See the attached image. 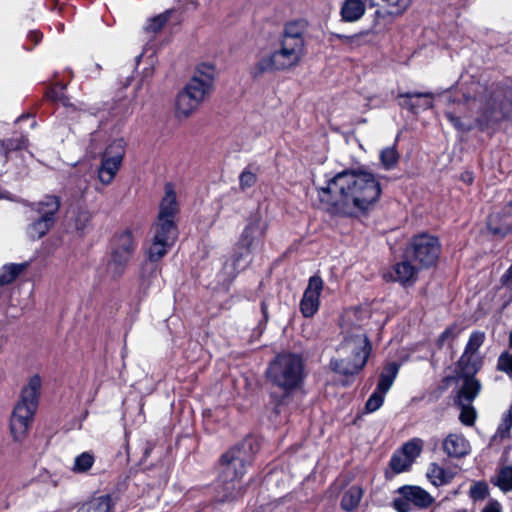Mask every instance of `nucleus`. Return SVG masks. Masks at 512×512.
Here are the masks:
<instances>
[{"mask_svg":"<svg viewBox=\"0 0 512 512\" xmlns=\"http://www.w3.org/2000/svg\"><path fill=\"white\" fill-rule=\"evenodd\" d=\"M503 282L508 288L512 289V264H511V267L507 270V272L503 276Z\"/></svg>","mask_w":512,"mask_h":512,"instance_id":"nucleus-54","label":"nucleus"},{"mask_svg":"<svg viewBox=\"0 0 512 512\" xmlns=\"http://www.w3.org/2000/svg\"><path fill=\"white\" fill-rule=\"evenodd\" d=\"M129 260V257L112 251L106 264L107 274L112 278L119 277L124 272Z\"/></svg>","mask_w":512,"mask_h":512,"instance_id":"nucleus-26","label":"nucleus"},{"mask_svg":"<svg viewBox=\"0 0 512 512\" xmlns=\"http://www.w3.org/2000/svg\"><path fill=\"white\" fill-rule=\"evenodd\" d=\"M386 393L375 390L366 402L365 408L368 412H374L378 410L383 402Z\"/></svg>","mask_w":512,"mask_h":512,"instance_id":"nucleus-43","label":"nucleus"},{"mask_svg":"<svg viewBox=\"0 0 512 512\" xmlns=\"http://www.w3.org/2000/svg\"><path fill=\"white\" fill-rule=\"evenodd\" d=\"M382 193L380 177L365 169H345L318 189L321 203L333 215L358 218L366 215Z\"/></svg>","mask_w":512,"mask_h":512,"instance_id":"nucleus-1","label":"nucleus"},{"mask_svg":"<svg viewBox=\"0 0 512 512\" xmlns=\"http://www.w3.org/2000/svg\"><path fill=\"white\" fill-rule=\"evenodd\" d=\"M111 509V498L102 495L84 503L77 512H109Z\"/></svg>","mask_w":512,"mask_h":512,"instance_id":"nucleus-31","label":"nucleus"},{"mask_svg":"<svg viewBox=\"0 0 512 512\" xmlns=\"http://www.w3.org/2000/svg\"><path fill=\"white\" fill-rule=\"evenodd\" d=\"M445 115L458 131L485 129L512 116V93L508 97L501 89L477 85L473 94L464 95L463 101Z\"/></svg>","mask_w":512,"mask_h":512,"instance_id":"nucleus-2","label":"nucleus"},{"mask_svg":"<svg viewBox=\"0 0 512 512\" xmlns=\"http://www.w3.org/2000/svg\"><path fill=\"white\" fill-rule=\"evenodd\" d=\"M214 79L215 68L213 65L202 63L197 66L190 81L175 98L174 113L177 119L185 120L195 113L211 94Z\"/></svg>","mask_w":512,"mask_h":512,"instance_id":"nucleus-4","label":"nucleus"},{"mask_svg":"<svg viewBox=\"0 0 512 512\" xmlns=\"http://www.w3.org/2000/svg\"><path fill=\"white\" fill-rule=\"evenodd\" d=\"M95 457L90 452H83L75 457L72 471L75 473H85L93 466Z\"/></svg>","mask_w":512,"mask_h":512,"instance_id":"nucleus-36","label":"nucleus"},{"mask_svg":"<svg viewBox=\"0 0 512 512\" xmlns=\"http://www.w3.org/2000/svg\"><path fill=\"white\" fill-rule=\"evenodd\" d=\"M337 38L340 39L344 44H354L359 42V36L358 35H337Z\"/></svg>","mask_w":512,"mask_h":512,"instance_id":"nucleus-53","label":"nucleus"},{"mask_svg":"<svg viewBox=\"0 0 512 512\" xmlns=\"http://www.w3.org/2000/svg\"><path fill=\"white\" fill-rule=\"evenodd\" d=\"M267 377L275 386L284 391L297 388L304 377L302 358L292 353L276 356L267 369Z\"/></svg>","mask_w":512,"mask_h":512,"instance_id":"nucleus-7","label":"nucleus"},{"mask_svg":"<svg viewBox=\"0 0 512 512\" xmlns=\"http://www.w3.org/2000/svg\"><path fill=\"white\" fill-rule=\"evenodd\" d=\"M481 363L478 354L463 352L458 361L460 376H474L481 367Z\"/></svg>","mask_w":512,"mask_h":512,"instance_id":"nucleus-24","label":"nucleus"},{"mask_svg":"<svg viewBox=\"0 0 512 512\" xmlns=\"http://www.w3.org/2000/svg\"><path fill=\"white\" fill-rule=\"evenodd\" d=\"M463 384L457 392L455 402H468L472 403L480 394L482 385L480 381L474 376H461Z\"/></svg>","mask_w":512,"mask_h":512,"instance_id":"nucleus-19","label":"nucleus"},{"mask_svg":"<svg viewBox=\"0 0 512 512\" xmlns=\"http://www.w3.org/2000/svg\"><path fill=\"white\" fill-rule=\"evenodd\" d=\"M487 226L495 235H506L512 232V202L490 214Z\"/></svg>","mask_w":512,"mask_h":512,"instance_id":"nucleus-16","label":"nucleus"},{"mask_svg":"<svg viewBox=\"0 0 512 512\" xmlns=\"http://www.w3.org/2000/svg\"><path fill=\"white\" fill-rule=\"evenodd\" d=\"M179 213V203L176 192L171 184L165 185V194L159 203L158 214L155 219L157 222L177 224V215Z\"/></svg>","mask_w":512,"mask_h":512,"instance_id":"nucleus-14","label":"nucleus"},{"mask_svg":"<svg viewBox=\"0 0 512 512\" xmlns=\"http://www.w3.org/2000/svg\"><path fill=\"white\" fill-rule=\"evenodd\" d=\"M423 447L424 441L422 439L413 438L402 446L401 451L413 463L415 459L421 454Z\"/></svg>","mask_w":512,"mask_h":512,"instance_id":"nucleus-37","label":"nucleus"},{"mask_svg":"<svg viewBox=\"0 0 512 512\" xmlns=\"http://www.w3.org/2000/svg\"><path fill=\"white\" fill-rule=\"evenodd\" d=\"M410 2L411 0H372V6L375 7L374 26H388L406 11Z\"/></svg>","mask_w":512,"mask_h":512,"instance_id":"nucleus-11","label":"nucleus"},{"mask_svg":"<svg viewBox=\"0 0 512 512\" xmlns=\"http://www.w3.org/2000/svg\"><path fill=\"white\" fill-rule=\"evenodd\" d=\"M410 502H408L405 498H399L394 500V507L398 512H409L410 511Z\"/></svg>","mask_w":512,"mask_h":512,"instance_id":"nucleus-49","label":"nucleus"},{"mask_svg":"<svg viewBox=\"0 0 512 512\" xmlns=\"http://www.w3.org/2000/svg\"><path fill=\"white\" fill-rule=\"evenodd\" d=\"M498 368L507 374L512 375V353L505 352L499 356Z\"/></svg>","mask_w":512,"mask_h":512,"instance_id":"nucleus-47","label":"nucleus"},{"mask_svg":"<svg viewBox=\"0 0 512 512\" xmlns=\"http://www.w3.org/2000/svg\"><path fill=\"white\" fill-rule=\"evenodd\" d=\"M50 97H51V99H52L54 102H62L64 105H66V102H65L64 96H63V94H62V88L55 87V88L50 92Z\"/></svg>","mask_w":512,"mask_h":512,"instance_id":"nucleus-51","label":"nucleus"},{"mask_svg":"<svg viewBox=\"0 0 512 512\" xmlns=\"http://www.w3.org/2000/svg\"><path fill=\"white\" fill-rule=\"evenodd\" d=\"M492 483L501 491L509 492L512 490V466L506 465L501 467L492 478Z\"/></svg>","mask_w":512,"mask_h":512,"instance_id":"nucleus-32","label":"nucleus"},{"mask_svg":"<svg viewBox=\"0 0 512 512\" xmlns=\"http://www.w3.org/2000/svg\"><path fill=\"white\" fill-rule=\"evenodd\" d=\"M390 276L394 281L404 285L413 283L416 280L417 269L408 260H405L393 266Z\"/></svg>","mask_w":512,"mask_h":512,"instance_id":"nucleus-21","label":"nucleus"},{"mask_svg":"<svg viewBox=\"0 0 512 512\" xmlns=\"http://www.w3.org/2000/svg\"><path fill=\"white\" fill-rule=\"evenodd\" d=\"M402 99L400 105L413 113H417L419 109H428L433 107V93H405L400 94Z\"/></svg>","mask_w":512,"mask_h":512,"instance_id":"nucleus-17","label":"nucleus"},{"mask_svg":"<svg viewBox=\"0 0 512 512\" xmlns=\"http://www.w3.org/2000/svg\"><path fill=\"white\" fill-rule=\"evenodd\" d=\"M442 449L451 458H463L470 454L471 445L462 433L451 432L443 439Z\"/></svg>","mask_w":512,"mask_h":512,"instance_id":"nucleus-15","label":"nucleus"},{"mask_svg":"<svg viewBox=\"0 0 512 512\" xmlns=\"http://www.w3.org/2000/svg\"><path fill=\"white\" fill-rule=\"evenodd\" d=\"M464 181L467 182V183H471L473 178H472V175L467 173L466 175H464L463 177Z\"/></svg>","mask_w":512,"mask_h":512,"instance_id":"nucleus-55","label":"nucleus"},{"mask_svg":"<svg viewBox=\"0 0 512 512\" xmlns=\"http://www.w3.org/2000/svg\"><path fill=\"white\" fill-rule=\"evenodd\" d=\"M362 498V490L358 486L350 487L343 495L341 506L346 511L354 510Z\"/></svg>","mask_w":512,"mask_h":512,"instance_id":"nucleus-35","label":"nucleus"},{"mask_svg":"<svg viewBox=\"0 0 512 512\" xmlns=\"http://www.w3.org/2000/svg\"><path fill=\"white\" fill-rule=\"evenodd\" d=\"M455 405L460 409L459 421L465 426H473L477 419V411L472 403L455 402Z\"/></svg>","mask_w":512,"mask_h":512,"instance_id":"nucleus-34","label":"nucleus"},{"mask_svg":"<svg viewBox=\"0 0 512 512\" xmlns=\"http://www.w3.org/2000/svg\"><path fill=\"white\" fill-rule=\"evenodd\" d=\"M459 334V331L456 327L454 326H451V327H448L446 328L442 334L439 336V344L440 345H444V343L448 340H453L455 339Z\"/></svg>","mask_w":512,"mask_h":512,"instance_id":"nucleus-48","label":"nucleus"},{"mask_svg":"<svg viewBox=\"0 0 512 512\" xmlns=\"http://www.w3.org/2000/svg\"><path fill=\"white\" fill-rule=\"evenodd\" d=\"M400 495L408 502L419 508L429 507L434 499L423 488L419 486H404L399 489Z\"/></svg>","mask_w":512,"mask_h":512,"instance_id":"nucleus-18","label":"nucleus"},{"mask_svg":"<svg viewBox=\"0 0 512 512\" xmlns=\"http://www.w3.org/2000/svg\"><path fill=\"white\" fill-rule=\"evenodd\" d=\"M171 247L172 245L167 244L165 241L163 242L151 238L150 244L146 250L148 260L151 262L159 261L168 253Z\"/></svg>","mask_w":512,"mask_h":512,"instance_id":"nucleus-33","label":"nucleus"},{"mask_svg":"<svg viewBox=\"0 0 512 512\" xmlns=\"http://www.w3.org/2000/svg\"><path fill=\"white\" fill-rule=\"evenodd\" d=\"M307 24L303 20L285 24L273 52L262 56L254 66L256 76L274 71H287L297 67L305 56L304 33Z\"/></svg>","mask_w":512,"mask_h":512,"instance_id":"nucleus-3","label":"nucleus"},{"mask_svg":"<svg viewBox=\"0 0 512 512\" xmlns=\"http://www.w3.org/2000/svg\"><path fill=\"white\" fill-rule=\"evenodd\" d=\"M170 15V11H166L163 14H160L152 19L149 20L148 24L146 25L145 29L149 32H157L159 31L168 21Z\"/></svg>","mask_w":512,"mask_h":512,"instance_id":"nucleus-42","label":"nucleus"},{"mask_svg":"<svg viewBox=\"0 0 512 512\" xmlns=\"http://www.w3.org/2000/svg\"><path fill=\"white\" fill-rule=\"evenodd\" d=\"M72 221L78 231H83L91 221V214L86 208L78 207L72 211Z\"/></svg>","mask_w":512,"mask_h":512,"instance_id":"nucleus-38","label":"nucleus"},{"mask_svg":"<svg viewBox=\"0 0 512 512\" xmlns=\"http://www.w3.org/2000/svg\"><path fill=\"white\" fill-rule=\"evenodd\" d=\"M369 347L366 335L360 329L344 338L337 349V358L330 362L332 370L349 375L363 369L367 362Z\"/></svg>","mask_w":512,"mask_h":512,"instance_id":"nucleus-6","label":"nucleus"},{"mask_svg":"<svg viewBox=\"0 0 512 512\" xmlns=\"http://www.w3.org/2000/svg\"><path fill=\"white\" fill-rule=\"evenodd\" d=\"M125 149L122 140L113 141L104 151L98 168V179L103 185H109L116 177L124 158Z\"/></svg>","mask_w":512,"mask_h":512,"instance_id":"nucleus-10","label":"nucleus"},{"mask_svg":"<svg viewBox=\"0 0 512 512\" xmlns=\"http://www.w3.org/2000/svg\"><path fill=\"white\" fill-rule=\"evenodd\" d=\"M54 221L39 216L26 228L27 236L32 240H37L45 236L54 225Z\"/></svg>","mask_w":512,"mask_h":512,"instance_id":"nucleus-25","label":"nucleus"},{"mask_svg":"<svg viewBox=\"0 0 512 512\" xmlns=\"http://www.w3.org/2000/svg\"><path fill=\"white\" fill-rule=\"evenodd\" d=\"M28 267V263H10L0 269V286L8 285L14 282L17 277Z\"/></svg>","mask_w":512,"mask_h":512,"instance_id":"nucleus-29","label":"nucleus"},{"mask_svg":"<svg viewBox=\"0 0 512 512\" xmlns=\"http://www.w3.org/2000/svg\"><path fill=\"white\" fill-rule=\"evenodd\" d=\"M427 478L434 486H442L450 483L453 473L445 470L437 463H431L427 469Z\"/></svg>","mask_w":512,"mask_h":512,"instance_id":"nucleus-27","label":"nucleus"},{"mask_svg":"<svg viewBox=\"0 0 512 512\" xmlns=\"http://www.w3.org/2000/svg\"><path fill=\"white\" fill-rule=\"evenodd\" d=\"M134 250V240L130 231H123L117 235L113 242L112 251L123 254L129 258Z\"/></svg>","mask_w":512,"mask_h":512,"instance_id":"nucleus-28","label":"nucleus"},{"mask_svg":"<svg viewBox=\"0 0 512 512\" xmlns=\"http://www.w3.org/2000/svg\"><path fill=\"white\" fill-rule=\"evenodd\" d=\"M151 238L159 241H165L169 245H174L177 239V224H169L154 221L151 226Z\"/></svg>","mask_w":512,"mask_h":512,"instance_id":"nucleus-20","label":"nucleus"},{"mask_svg":"<svg viewBox=\"0 0 512 512\" xmlns=\"http://www.w3.org/2000/svg\"><path fill=\"white\" fill-rule=\"evenodd\" d=\"M511 427H512V412L509 411L508 413H506L503 416L502 422L499 425L495 436L500 437L501 439L508 437Z\"/></svg>","mask_w":512,"mask_h":512,"instance_id":"nucleus-44","label":"nucleus"},{"mask_svg":"<svg viewBox=\"0 0 512 512\" xmlns=\"http://www.w3.org/2000/svg\"><path fill=\"white\" fill-rule=\"evenodd\" d=\"M509 345L512 347V331L509 334Z\"/></svg>","mask_w":512,"mask_h":512,"instance_id":"nucleus-56","label":"nucleus"},{"mask_svg":"<svg viewBox=\"0 0 512 512\" xmlns=\"http://www.w3.org/2000/svg\"><path fill=\"white\" fill-rule=\"evenodd\" d=\"M347 318L349 320H352L353 317H358L360 321H363L365 318L368 317V311L363 309H354L353 311L347 312Z\"/></svg>","mask_w":512,"mask_h":512,"instance_id":"nucleus-50","label":"nucleus"},{"mask_svg":"<svg viewBox=\"0 0 512 512\" xmlns=\"http://www.w3.org/2000/svg\"><path fill=\"white\" fill-rule=\"evenodd\" d=\"M257 181V176L249 169H245L239 176V185L242 190L252 187Z\"/></svg>","mask_w":512,"mask_h":512,"instance_id":"nucleus-45","label":"nucleus"},{"mask_svg":"<svg viewBox=\"0 0 512 512\" xmlns=\"http://www.w3.org/2000/svg\"><path fill=\"white\" fill-rule=\"evenodd\" d=\"M267 224L260 217H252L244 227L238 241V248L241 250V256H248L252 248L259 239L265 234Z\"/></svg>","mask_w":512,"mask_h":512,"instance_id":"nucleus-12","label":"nucleus"},{"mask_svg":"<svg viewBox=\"0 0 512 512\" xmlns=\"http://www.w3.org/2000/svg\"><path fill=\"white\" fill-rule=\"evenodd\" d=\"M469 493L472 499L482 500L488 494V487L483 482H477L471 486Z\"/></svg>","mask_w":512,"mask_h":512,"instance_id":"nucleus-46","label":"nucleus"},{"mask_svg":"<svg viewBox=\"0 0 512 512\" xmlns=\"http://www.w3.org/2000/svg\"><path fill=\"white\" fill-rule=\"evenodd\" d=\"M482 512H502V507L500 503L496 500H491L489 503L483 508Z\"/></svg>","mask_w":512,"mask_h":512,"instance_id":"nucleus-52","label":"nucleus"},{"mask_svg":"<svg viewBox=\"0 0 512 512\" xmlns=\"http://www.w3.org/2000/svg\"><path fill=\"white\" fill-rule=\"evenodd\" d=\"M440 254V244L436 237L429 234H419L412 238L407 255L412 257L422 267L436 263Z\"/></svg>","mask_w":512,"mask_h":512,"instance_id":"nucleus-9","label":"nucleus"},{"mask_svg":"<svg viewBox=\"0 0 512 512\" xmlns=\"http://www.w3.org/2000/svg\"><path fill=\"white\" fill-rule=\"evenodd\" d=\"M398 370H399V366L397 363H395V362L388 363L384 367V369L380 375V379H379L376 389L379 390L380 392L387 393L389 391V389L391 388V386L393 385V382L398 374Z\"/></svg>","mask_w":512,"mask_h":512,"instance_id":"nucleus-30","label":"nucleus"},{"mask_svg":"<svg viewBox=\"0 0 512 512\" xmlns=\"http://www.w3.org/2000/svg\"><path fill=\"white\" fill-rule=\"evenodd\" d=\"M485 341V333L481 331H474L471 333L469 340L466 344L464 352L477 354L479 348Z\"/></svg>","mask_w":512,"mask_h":512,"instance_id":"nucleus-41","label":"nucleus"},{"mask_svg":"<svg viewBox=\"0 0 512 512\" xmlns=\"http://www.w3.org/2000/svg\"><path fill=\"white\" fill-rule=\"evenodd\" d=\"M60 208V199L54 195L45 196L34 205L35 211L39 216L48 218L55 222V215Z\"/></svg>","mask_w":512,"mask_h":512,"instance_id":"nucleus-23","label":"nucleus"},{"mask_svg":"<svg viewBox=\"0 0 512 512\" xmlns=\"http://www.w3.org/2000/svg\"><path fill=\"white\" fill-rule=\"evenodd\" d=\"M250 447V443H243L223 455L220 477L224 482L233 483L243 476L251 460Z\"/></svg>","mask_w":512,"mask_h":512,"instance_id":"nucleus-8","label":"nucleus"},{"mask_svg":"<svg viewBox=\"0 0 512 512\" xmlns=\"http://www.w3.org/2000/svg\"><path fill=\"white\" fill-rule=\"evenodd\" d=\"M390 465L394 472L401 473L410 468L412 461L400 450L392 456Z\"/></svg>","mask_w":512,"mask_h":512,"instance_id":"nucleus-39","label":"nucleus"},{"mask_svg":"<svg viewBox=\"0 0 512 512\" xmlns=\"http://www.w3.org/2000/svg\"><path fill=\"white\" fill-rule=\"evenodd\" d=\"M41 387V378L38 375L32 376L14 406L9 428L11 437L16 442L22 441L32 426L39 405Z\"/></svg>","mask_w":512,"mask_h":512,"instance_id":"nucleus-5","label":"nucleus"},{"mask_svg":"<svg viewBox=\"0 0 512 512\" xmlns=\"http://www.w3.org/2000/svg\"><path fill=\"white\" fill-rule=\"evenodd\" d=\"M323 287L324 282L321 277L315 275L309 278L308 285L300 301V311L304 317H312L318 311Z\"/></svg>","mask_w":512,"mask_h":512,"instance_id":"nucleus-13","label":"nucleus"},{"mask_svg":"<svg viewBox=\"0 0 512 512\" xmlns=\"http://www.w3.org/2000/svg\"><path fill=\"white\" fill-rule=\"evenodd\" d=\"M364 0H344L341 6V17L345 22H355L365 13Z\"/></svg>","mask_w":512,"mask_h":512,"instance_id":"nucleus-22","label":"nucleus"},{"mask_svg":"<svg viewBox=\"0 0 512 512\" xmlns=\"http://www.w3.org/2000/svg\"><path fill=\"white\" fill-rule=\"evenodd\" d=\"M398 152L395 147L384 148L380 153V160L386 170L392 169L398 162Z\"/></svg>","mask_w":512,"mask_h":512,"instance_id":"nucleus-40","label":"nucleus"}]
</instances>
